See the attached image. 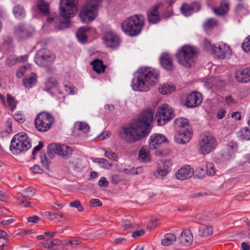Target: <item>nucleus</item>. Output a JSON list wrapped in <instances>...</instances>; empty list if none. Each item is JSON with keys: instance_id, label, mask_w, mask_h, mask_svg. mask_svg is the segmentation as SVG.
I'll return each mask as SVG.
<instances>
[{"instance_id": "obj_4", "label": "nucleus", "mask_w": 250, "mask_h": 250, "mask_svg": "<svg viewBox=\"0 0 250 250\" xmlns=\"http://www.w3.org/2000/svg\"><path fill=\"white\" fill-rule=\"evenodd\" d=\"M144 17L142 15H134L125 20L121 27L126 35L134 37L138 35L144 25Z\"/></svg>"}, {"instance_id": "obj_15", "label": "nucleus", "mask_w": 250, "mask_h": 250, "mask_svg": "<svg viewBox=\"0 0 250 250\" xmlns=\"http://www.w3.org/2000/svg\"><path fill=\"white\" fill-rule=\"evenodd\" d=\"M104 41L107 47L114 48L119 45L120 39L116 34L112 32H108L104 35Z\"/></svg>"}, {"instance_id": "obj_16", "label": "nucleus", "mask_w": 250, "mask_h": 250, "mask_svg": "<svg viewBox=\"0 0 250 250\" xmlns=\"http://www.w3.org/2000/svg\"><path fill=\"white\" fill-rule=\"evenodd\" d=\"M33 30L24 24H19L14 28L15 35L21 40L30 37L33 34Z\"/></svg>"}, {"instance_id": "obj_42", "label": "nucleus", "mask_w": 250, "mask_h": 250, "mask_svg": "<svg viewBox=\"0 0 250 250\" xmlns=\"http://www.w3.org/2000/svg\"><path fill=\"white\" fill-rule=\"evenodd\" d=\"M17 63V56L15 55H9L5 59V65L8 67L12 66Z\"/></svg>"}, {"instance_id": "obj_35", "label": "nucleus", "mask_w": 250, "mask_h": 250, "mask_svg": "<svg viewBox=\"0 0 250 250\" xmlns=\"http://www.w3.org/2000/svg\"><path fill=\"white\" fill-rule=\"evenodd\" d=\"M235 12L240 16L247 15L249 11L247 7L244 6L243 4L239 3L235 8Z\"/></svg>"}, {"instance_id": "obj_53", "label": "nucleus", "mask_w": 250, "mask_h": 250, "mask_svg": "<svg viewBox=\"0 0 250 250\" xmlns=\"http://www.w3.org/2000/svg\"><path fill=\"white\" fill-rule=\"evenodd\" d=\"M122 226L126 233L129 232L130 230L133 228V226L132 224L127 220L124 221L123 222Z\"/></svg>"}, {"instance_id": "obj_5", "label": "nucleus", "mask_w": 250, "mask_h": 250, "mask_svg": "<svg viewBox=\"0 0 250 250\" xmlns=\"http://www.w3.org/2000/svg\"><path fill=\"white\" fill-rule=\"evenodd\" d=\"M197 57L193 47L185 45L177 50L176 57L179 63L186 67H191Z\"/></svg>"}, {"instance_id": "obj_47", "label": "nucleus", "mask_w": 250, "mask_h": 250, "mask_svg": "<svg viewBox=\"0 0 250 250\" xmlns=\"http://www.w3.org/2000/svg\"><path fill=\"white\" fill-rule=\"evenodd\" d=\"M242 47L246 52L250 51V36L247 37L242 43Z\"/></svg>"}, {"instance_id": "obj_21", "label": "nucleus", "mask_w": 250, "mask_h": 250, "mask_svg": "<svg viewBox=\"0 0 250 250\" xmlns=\"http://www.w3.org/2000/svg\"><path fill=\"white\" fill-rule=\"evenodd\" d=\"M193 174V171L189 166H185L178 170L175 174L177 179L184 180L191 178Z\"/></svg>"}, {"instance_id": "obj_46", "label": "nucleus", "mask_w": 250, "mask_h": 250, "mask_svg": "<svg viewBox=\"0 0 250 250\" xmlns=\"http://www.w3.org/2000/svg\"><path fill=\"white\" fill-rule=\"evenodd\" d=\"M104 155L108 158L113 160L115 161H117L119 158L117 153L112 152L110 150H105Z\"/></svg>"}, {"instance_id": "obj_36", "label": "nucleus", "mask_w": 250, "mask_h": 250, "mask_svg": "<svg viewBox=\"0 0 250 250\" xmlns=\"http://www.w3.org/2000/svg\"><path fill=\"white\" fill-rule=\"evenodd\" d=\"M122 171L126 174H138L139 173H142V168L141 167H138L137 168H134L133 167H131L130 166H128L126 168H125Z\"/></svg>"}, {"instance_id": "obj_41", "label": "nucleus", "mask_w": 250, "mask_h": 250, "mask_svg": "<svg viewBox=\"0 0 250 250\" xmlns=\"http://www.w3.org/2000/svg\"><path fill=\"white\" fill-rule=\"evenodd\" d=\"M93 162L98 163L99 164H102L103 167L104 168H108L109 167H110L112 166V164L110 163L107 160L102 158H95Z\"/></svg>"}, {"instance_id": "obj_59", "label": "nucleus", "mask_w": 250, "mask_h": 250, "mask_svg": "<svg viewBox=\"0 0 250 250\" xmlns=\"http://www.w3.org/2000/svg\"><path fill=\"white\" fill-rule=\"evenodd\" d=\"M193 12H197L200 10L201 5L196 1L193 2L190 4Z\"/></svg>"}, {"instance_id": "obj_31", "label": "nucleus", "mask_w": 250, "mask_h": 250, "mask_svg": "<svg viewBox=\"0 0 250 250\" xmlns=\"http://www.w3.org/2000/svg\"><path fill=\"white\" fill-rule=\"evenodd\" d=\"M238 145L235 142H230L228 144L226 155H228V159L232 158L236 151Z\"/></svg>"}, {"instance_id": "obj_3", "label": "nucleus", "mask_w": 250, "mask_h": 250, "mask_svg": "<svg viewBox=\"0 0 250 250\" xmlns=\"http://www.w3.org/2000/svg\"><path fill=\"white\" fill-rule=\"evenodd\" d=\"M78 0H61L60 4V15L63 18L61 20L58 16L48 17L47 22H55V27L59 30L66 28L70 26V19L73 17L78 11L76 4Z\"/></svg>"}, {"instance_id": "obj_40", "label": "nucleus", "mask_w": 250, "mask_h": 250, "mask_svg": "<svg viewBox=\"0 0 250 250\" xmlns=\"http://www.w3.org/2000/svg\"><path fill=\"white\" fill-rule=\"evenodd\" d=\"M35 193V189L31 187H30L22 190V196L28 199H31L32 197L34 196Z\"/></svg>"}, {"instance_id": "obj_27", "label": "nucleus", "mask_w": 250, "mask_h": 250, "mask_svg": "<svg viewBox=\"0 0 250 250\" xmlns=\"http://www.w3.org/2000/svg\"><path fill=\"white\" fill-rule=\"evenodd\" d=\"M93 70L97 73L100 74L105 71L106 66L103 64L102 61L99 59H96L91 62Z\"/></svg>"}, {"instance_id": "obj_62", "label": "nucleus", "mask_w": 250, "mask_h": 250, "mask_svg": "<svg viewBox=\"0 0 250 250\" xmlns=\"http://www.w3.org/2000/svg\"><path fill=\"white\" fill-rule=\"evenodd\" d=\"M196 171L198 172V177L200 178H203L206 174H207L206 172V169L203 167H198L196 169Z\"/></svg>"}, {"instance_id": "obj_2", "label": "nucleus", "mask_w": 250, "mask_h": 250, "mask_svg": "<svg viewBox=\"0 0 250 250\" xmlns=\"http://www.w3.org/2000/svg\"><path fill=\"white\" fill-rule=\"evenodd\" d=\"M159 71L151 67H140L134 73L131 87L136 91L146 92L158 82Z\"/></svg>"}, {"instance_id": "obj_51", "label": "nucleus", "mask_w": 250, "mask_h": 250, "mask_svg": "<svg viewBox=\"0 0 250 250\" xmlns=\"http://www.w3.org/2000/svg\"><path fill=\"white\" fill-rule=\"evenodd\" d=\"M69 206L72 208H76L79 211L82 212L83 210V208L79 200H76L70 203Z\"/></svg>"}, {"instance_id": "obj_48", "label": "nucleus", "mask_w": 250, "mask_h": 250, "mask_svg": "<svg viewBox=\"0 0 250 250\" xmlns=\"http://www.w3.org/2000/svg\"><path fill=\"white\" fill-rule=\"evenodd\" d=\"M168 172L166 169H163L161 167L159 169L154 172V175L157 178H162L165 176Z\"/></svg>"}, {"instance_id": "obj_33", "label": "nucleus", "mask_w": 250, "mask_h": 250, "mask_svg": "<svg viewBox=\"0 0 250 250\" xmlns=\"http://www.w3.org/2000/svg\"><path fill=\"white\" fill-rule=\"evenodd\" d=\"M239 138L242 140H250V129L245 127L238 132Z\"/></svg>"}, {"instance_id": "obj_37", "label": "nucleus", "mask_w": 250, "mask_h": 250, "mask_svg": "<svg viewBox=\"0 0 250 250\" xmlns=\"http://www.w3.org/2000/svg\"><path fill=\"white\" fill-rule=\"evenodd\" d=\"M74 127L76 129L82 131L83 133H87L89 130V126L88 125L83 122L76 123L74 125Z\"/></svg>"}, {"instance_id": "obj_9", "label": "nucleus", "mask_w": 250, "mask_h": 250, "mask_svg": "<svg viewBox=\"0 0 250 250\" xmlns=\"http://www.w3.org/2000/svg\"><path fill=\"white\" fill-rule=\"evenodd\" d=\"M175 116L173 109L167 104L159 107L156 113L157 125H163L171 120Z\"/></svg>"}, {"instance_id": "obj_29", "label": "nucleus", "mask_w": 250, "mask_h": 250, "mask_svg": "<svg viewBox=\"0 0 250 250\" xmlns=\"http://www.w3.org/2000/svg\"><path fill=\"white\" fill-rule=\"evenodd\" d=\"M175 90V87L173 84L171 83H167L162 85L159 89L160 93L162 94H167L170 93Z\"/></svg>"}, {"instance_id": "obj_18", "label": "nucleus", "mask_w": 250, "mask_h": 250, "mask_svg": "<svg viewBox=\"0 0 250 250\" xmlns=\"http://www.w3.org/2000/svg\"><path fill=\"white\" fill-rule=\"evenodd\" d=\"M159 61L161 65L165 70L172 71L174 69L172 57L169 54L162 53L160 57Z\"/></svg>"}, {"instance_id": "obj_58", "label": "nucleus", "mask_w": 250, "mask_h": 250, "mask_svg": "<svg viewBox=\"0 0 250 250\" xmlns=\"http://www.w3.org/2000/svg\"><path fill=\"white\" fill-rule=\"evenodd\" d=\"M65 90L68 94H75V87H74L73 85L70 84L64 85Z\"/></svg>"}, {"instance_id": "obj_20", "label": "nucleus", "mask_w": 250, "mask_h": 250, "mask_svg": "<svg viewBox=\"0 0 250 250\" xmlns=\"http://www.w3.org/2000/svg\"><path fill=\"white\" fill-rule=\"evenodd\" d=\"M236 80L241 83H248L250 81V67L238 70L235 74Z\"/></svg>"}, {"instance_id": "obj_10", "label": "nucleus", "mask_w": 250, "mask_h": 250, "mask_svg": "<svg viewBox=\"0 0 250 250\" xmlns=\"http://www.w3.org/2000/svg\"><path fill=\"white\" fill-rule=\"evenodd\" d=\"M217 145L214 136L211 133H206L199 143L201 152L204 155L208 154L215 148Z\"/></svg>"}, {"instance_id": "obj_43", "label": "nucleus", "mask_w": 250, "mask_h": 250, "mask_svg": "<svg viewBox=\"0 0 250 250\" xmlns=\"http://www.w3.org/2000/svg\"><path fill=\"white\" fill-rule=\"evenodd\" d=\"M7 101L11 110L13 111L16 108L17 102L15 100L14 98L9 94H7Z\"/></svg>"}, {"instance_id": "obj_8", "label": "nucleus", "mask_w": 250, "mask_h": 250, "mask_svg": "<svg viewBox=\"0 0 250 250\" xmlns=\"http://www.w3.org/2000/svg\"><path fill=\"white\" fill-rule=\"evenodd\" d=\"M36 128L40 132H46L54 122L53 117L49 113L42 112L39 113L35 119Z\"/></svg>"}, {"instance_id": "obj_26", "label": "nucleus", "mask_w": 250, "mask_h": 250, "mask_svg": "<svg viewBox=\"0 0 250 250\" xmlns=\"http://www.w3.org/2000/svg\"><path fill=\"white\" fill-rule=\"evenodd\" d=\"M140 161L146 163L150 161L149 149L147 146H143L140 150L138 156Z\"/></svg>"}, {"instance_id": "obj_56", "label": "nucleus", "mask_w": 250, "mask_h": 250, "mask_svg": "<svg viewBox=\"0 0 250 250\" xmlns=\"http://www.w3.org/2000/svg\"><path fill=\"white\" fill-rule=\"evenodd\" d=\"M26 67L25 66H22L20 67L17 71L16 76L18 78H21L26 72Z\"/></svg>"}, {"instance_id": "obj_32", "label": "nucleus", "mask_w": 250, "mask_h": 250, "mask_svg": "<svg viewBox=\"0 0 250 250\" xmlns=\"http://www.w3.org/2000/svg\"><path fill=\"white\" fill-rule=\"evenodd\" d=\"M89 30L88 27H81L77 32V37L80 42L85 43L87 40V37L85 33Z\"/></svg>"}, {"instance_id": "obj_12", "label": "nucleus", "mask_w": 250, "mask_h": 250, "mask_svg": "<svg viewBox=\"0 0 250 250\" xmlns=\"http://www.w3.org/2000/svg\"><path fill=\"white\" fill-rule=\"evenodd\" d=\"M47 148L49 154L55 153L65 159L67 158L72 152V149L71 147L63 145L51 144L48 145Z\"/></svg>"}, {"instance_id": "obj_13", "label": "nucleus", "mask_w": 250, "mask_h": 250, "mask_svg": "<svg viewBox=\"0 0 250 250\" xmlns=\"http://www.w3.org/2000/svg\"><path fill=\"white\" fill-rule=\"evenodd\" d=\"M202 102V95L198 92L193 91L187 95L185 105L188 108L198 106Z\"/></svg>"}, {"instance_id": "obj_23", "label": "nucleus", "mask_w": 250, "mask_h": 250, "mask_svg": "<svg viewBox=\"0 0 250 250\" xmlns=\"http://www.w3.org/2000/svg\"><path fill=\"white\" fill-rule=\"evenodd\" d=\"M159 5H156L151 7L147 12V20L149 23L155 24L160 21V17L158 13Z\"/></svg>"}, {"instance_id": "obj_52", "label": "nucleus", "mask_w": 250, "mask_h": 250, "mask_svg": "<svg viewBox=\"0 0 250 250\" xmlns=\"http://www.w3.org/2000/svg\"><path fill=\"white\" fill-rule=\"evenodd\" d=\"M45 83L46 87L53 88L57 85L58 83L55 78L50 77L46 80Z\"/></svg>"}, {"instance_id": "obj_28", "label": "nucleus", "mask_w": 250, "mask_h": 250, "mask_svg": "<svg viewBox=\"0 0 250 250\" xmlns=\"http://www.w3.org/2000/svg\"><path fill=\"white\" fill-rule=\"evenodd\" d=\"M13 13L16 18L22 19L25 18L26 12L23 7L21 5H17L13 8Z\"/></svg>"}, {"instance_id": "obj_19", "label": "nucleus", "mask_w": 250, "mask_h": 250, "mask_svg": "<svg viewBox=\"0 0 250 250\" xmlns=\"http://www.w3.org/2000/svg\"><path fill=\"white\" fill-rule=\"evenodd\" d=\"M166 137L161 134H154L151 135L149 141V146L150 149H157L160 145L167 142Z\"/></svg>"}, {"instance_id": "obj_49", "label": "nucleus", "mask_w": 250, "mask_h": 250, "mask_svg": "<svg viewBox=\"0 0 250 250\" xmlns=\"http://www.w3.org/2000/svg\"><path fill=\"white\" fill-rule=\"evenodd\" d=\"M40 159L41 163L44 165L46 168H48L49 164L50 162L47 158L45 153L41 152L40 154Z\"/></svg>"}, {"instance_id": "obj_57", "label": "nucleus", "mask_w": 250, "mask_h": 250, "mask_svg": "<svg viewBox=\"0 0 250 250\" xmlns=\"http://www.w3.org/2000/svg\"><path fill=\"white\" fill-rule=\"evenodd\" d=\"M158 221L157 219L150 221L147 224V229L149 230L153 229L157 226Z\"/></svg>"}, {"instance_id": "obj_61", "label": "nucleus", "mask_w": 250, "mask_h": 250, "mask_svg": "<svg viewBox=\"0 0 250 250\" xmlns=\"http://www.w3.org/2000/svg\"><path fill=\"white\" fill-rule=\"evenodd\" d=\"M14 118L19 123H23L25 121L24 116L21 114H15Z\"/></svg>"}, {"instance_id": "obj_34", "label": "nucleus", "mask_w": 250, "mask_h": 250, "mask_svg": "<svg viewBox=\"0 0 250 250\" xmlns=\"http://www.w3.org/2000/svg\"><path fill=\"white\" fill-rule=\"evenodd\" d=\"M37 7L40 11L44 15H49L48 5L43 0H39L37 2Z\"/></svg>"}, {"instance_id": "obj_60", "label": "nucleus", "mask_w": 250, "mask_h": 250, "mask_svg": "<svg viewBox=\"0 0 250 250\" xmlns=\"http://www.w3.org/2000/svg\"><path fill=\"white\" fill-rule=\"evenodd\" d=\"M171 166V162L169 160L165 161L162 162V166H160L163 169H166L167 172L170 170V167Z\"/></svg>"}, {"instance_id": "obj_6", "label": "nucleus", "mask_w": 250, "mask_h": 250, "mask_svg": "<svg viewBox=\"0 0 250 250\" xmlns=\"http://www.w3.org/2000/svg\"><path fill=\"white\" fill-rule=\"evenodd\" d=\"M31 147V142L27 134L24 132L14 136L11 141L10 150L15 154H20Z\"/></svg>"}, {"instance_id": "obj_24", "label": "nucleus", "mask_w": 250, "mask_h": 250, "mask_svg": "<svg viewBox=\"0 0 250 250\" xmlns=\"http://www.w3.org/2000/svg\"><path fill=\"white\" fill-rule=\"evenodd\" d=\"M229 2L228 0H221L220 4L218 8H212V10L215 15L221 16L226 14L229 11Z\"/></svg>"}, {"instance_id": "obj_11", "label": "nucleus", "mask_w": 250, "mask_h": 250, "mask_svg": "<svg viewBox=\"0 0 250 250\" xmlns=\"http://www.w3.org/2000/svg\"><path fill=\"white\" fill-rule=\"evenodd\" d=\"M34 60L38 65L46 67L53 63L55 56L48 50L42 49L38 51Z\"/></svg>"}, {"instance_id": "obj_63", "label": "nucleus", "mask_w": 250, "mask_h": 250, "mask_svg": "<svg viewBox=\"0 0 250 250\" xmlns=\"http://www.w3.org/2000/svg\"><path fill=\"white\" fill-rule=\"evenodd\" d=\"M89 203L91 206L92 207H100L102 205V203L98 199H91Z\"/></svg>"}, {"instance_id": "obj_25", "label": "nucleus", "mask_w": 250, "mask_h": 250, "mask_svg": "<svg viewBox=\"0 0 250 250\" xmlns=\"http://www.w3.org/2000/svg\"><path fill=\"white\" fill-rule=\"evenodd\" d=\"M37 82V76L35 73H31L26 75L23 79V83L26 88H31Z\"/></svg>"}, {"instance_id": "obj_44", "label": "nucleus", "mask_w": 250, "mask_h": 250, "mask_svg": "<svg viewBox=\"0 0 250 250\" xmlns=\"http://www.w3.org/2000/svg\"><path fill=\"white\" fill-rule=\"evenodd\" d=\"M181 10L182 13L187 17L190 16L193 13L190 5L188 4H183L181 7Z\"/></svg>"}, {"instance_id": "obj_14", "label": "nucleus", "mask_w": 250, "mask_h": 250, "mask_svg": "<svg viewBox=\"0 0 250 250\" xmlns=\"http://www.w3.org/2000/svg\"><path fill=\"white\" fill-rule=\"evenodd\" d=\"M212 52L219 59H224L229 57L231 54L230 48L225 44H219L218 46H212Z\"/></svg>"}, {"instance_id": "obj_54", "label": "nucleus", "mask_w": 250, "mask_h": 250, "mask_svg": "<svg viewBox=\"0 0 250 250\" xmlns=\"http://www.w3.org/2000/svg\"><path fill=\"white\" fill-rule=\"evenodd\" d=\"M113 184H117L122 180V177L119 174H113L110 177Z\"/></svg>"}, {"instance_id": "obj_38", "label": "nucleus", "mask_w": 250, "mask_h": 250, "mask_svg": "<svg viewBox=\"0 0 250 250\" xmlns=\"http://www.w3.org/2000/svg\"><path fill=\"white\" fill-rule=\"evenodd\" d=\"M200 235L202 237H207L212 233V229L211 227L202 226L199 228Z\"/></svg>"}, {"instance_id": "obj_30", "label": "nucleus", "mask_w": 250, "mask_h": 250, "mask_svg": "<svg viewBox=\"0 0 250 250\" xmlns=\"http://www.w3.org/2000/svg\"><path fill=\"white\" fill-rule=\"evenodd\" d=\"M176 236L170 233H166L164 235V238L161 241V244L164 246H168L172 244V242L176 240Z\"/></svg>"}, {"instance_id": "obj_17", "label": "nucleus", "mask_w": 250, "mask_h": 250, "mask_svg": "<svg viewBox=\"0 0 250 250\" xmlns=\"http://www.w3.org/2000/svg\"><path fill=\"white\" fill-rule=\"evenodd\" d=\"M191 138V132L188 129H181L174 135V140L176 143L185 144L188 143Z\"/></svg>"}, {"instance_id": "obj_50", "label": "nucleus", "mask_w": 250, "mask_h": 250, "mask_svg": "<svg viewBox=\"0 0 250 250\" xmlns=\"http://www.w3.org/2000/svg\"><path fill=\"white\" fill-rule=\"evenodd\" d=\"M207 174L209 175H213L215 174L214 165L212 163H207L206 167Z\"/></svg>"}, {"instance_id": "obj_22", "label": "nucleus", "mask_w": 250, "mask_h": 250, "mask_svg": "<svg viewBox=\"0 0 250 250\" xmlns=\"http://www.w3.org/2000/svg\"><path fill=\"white\" fill-rule=\"evenodd\" d=\"M193 240V236L189 229L184 230L178 237L179 242L181 246H189L192 243Z\"/></svg>"}, {"instance_id": "obj_64", "label": "nucleus", "mask_w": 250, "mask_h": 250, "mask_svg": "<svg viewBox=\"0 0 250 250\" xmlns=\"http://www.w3.org/2000/svg\"><path fill=\"white\" fill-rule=\"evenodd\" d=\"M98 185L101 187H107L108 185V182L104 177H102L99 181Z\"/></svg>"}, {"instance_id": "obj_55", "label": "nucleus", "mask_w": 250, "mask_h": 250, "mask_svg": "<svg viewBox=\"0 0 250 250\" xmlns=\"http://www.w3.org/2000/svg\"><path fill=\"white\" fill-rule=\"evenodd\" d=\"M40 244L48 250H52L54 246L53 241H49L48 240H46L41 242Z\"/></svg>"}, {"instance_id": "obj_45", "label": "nucleus", "mask_w": 250, "mask_h": 250, "mask_svg": "<svg viewBox=\"0 0 250 250\" xmlns=\"http://www.w3.org/2000/svg\"><path fill=\"white\" fill-rule=\"evenodd\" d=\"M174 123L177 126L181 127H185L189 124L188 120L184 118L176 119L174 121Z\"/></svg>"}, {"instance_id": "obj_39", "label": "nucleus", "mask_w": 250, "mask_h": 250, "mask_svg": "<svg viewBox=\"0 0 250 250\" xmlns=\"http://www.w3.org/2000/svg\"><path fill=\"white\" fill-rule=\"evenodd\" d=\"M217 23V21L216 19L210 18L204 23L203 26L205 29H209L216 26Z\"/></svg>"}, {"instance_id": "obj_7", "label": "nucleus", "mask_w": 250, "mask_h": 250, "mask_svg": "<svg viewBox=\"0 0 250 250\" xmlns=\"http://www.w3.org/2000/svg\"><path fill=\"white\" fill-rule=\"evenodd\" d=\"M101 0H89L83 7L80 12V18L81 21L85 23L92 22L97 15L99 5V2Z\"/></svg>"}, {"instance_id": "obj_1", "label": "nucleus", "mask_w": 250, "mask_h": 250, "mask_svg": "<svg viewBox=\"0 0 250 250\" xmlns=\"http://www.w3.org/2000/svg\"><path fill=\"white\" fill-rule=\"evenodd\" d=\"M154 110L147 108L143 110L119 133L121 139L127 143H134L147 136L154 119Z\"/></svg>"}]
</instances>
